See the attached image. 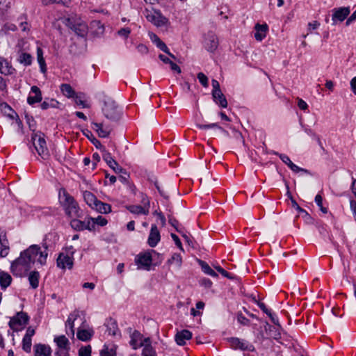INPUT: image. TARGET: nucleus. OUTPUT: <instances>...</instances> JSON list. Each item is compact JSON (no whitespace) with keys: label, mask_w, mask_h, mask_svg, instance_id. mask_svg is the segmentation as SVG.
<instances>
[{"label":"nucleus","mask_w":356,"mask_h":356,"mask_svg":"<svg viewBox=\"0 0 356 356\" xmlns=\"http://www.w3.org/2000/svg\"><path fill=\"white\" fill-rule=\"evenodd\" d=\"M37 58L40 67V71L44 74L47 72V67L44 58L43 57L42 49L40 47L37 49Z\"/></svg>","instance_id":"obj_37"},{"label":"nucleus","mask_w":356,"mask_h":356,"mask_svg":"<svg viewBox=\"0 0 356 356\" xmlns=\"http://www.w3.org/2000/svg\"><path fill=\"white\" fill-rule=\"evenodd\" d=\"M200 284L207 289H209L212 286V282L207 278H203L200 280Z\"/></svg>","instance_id":"obj_55"},{"label":"nucleus","mask_w":356,"mask_h":356,"mask_svg":"<svg viewBox=\"0 0 356 356\" xmlns=\"http://www.w3.org/2000/svg\"><path fill=\"white\" fill-rule=\"evenodd\" d=\"M32 339L31 338H27L24 337L22 339V349L26 352L30 353L31 350L32 346Z\"/></svg>","instance_id":"obj_43"},{"label":"nucleus","mask_w":356,"mask_h":356,"mask_svg":"<svg viewBox=\"0 0 356 356\" xmlns=\"http://www.w3.org/2000/svg\"><path fill=\"white\" fill-rule=\"evenodd\" d=\"M204 47L209 52H214L218 47L217 35L211 32H208L204 37Z\"/></svg>","instance_id":"obj_12"},{"label":"nucleus","mask_w":356,"mask_h":356,"mask_svg":"<svg viewBox=\"0 0 356 356\" xmlns=\"http://www.w3.org/2000/svg\"><path fill=\"white\" fill-rule=\"evenodd\" d=\"M70 0H42V3L44 6H47L51 3H58L68 6Z\"/></svg>","instance_id":"obj_44"},{"label":"nucleus","mask_w":356,"mask_h":356,"mask_svg":"<svg viewBox=\"0 0 356 356\" xmlns=\"http://www.w3.org/2000/svg\"><path fill=\"white\" fill-rule=\"evenodd\" d=\"M83 314L82 312L79 310H74L70 314L67 320L65 323L66 333L67 335L74 336V322Z\"/></svg>","instance_id":"obj_13"},{"label":"nucleus","mask_w":356,"mask_h":356,"mask_svg":"<svg viewBox=\"0 0 356 356\" xmlns=\"http://www.w3.org/2000/svg\"><path fill=\"white\" fill-rule=\"evenodd\" d=\"M40 274L38 271L33 270L30 272L28 280L32 289H35L39 286Z\"/></svg>","instance_id":"obj_30"},{"label":"nucleus","mask_w":356,"mask_h":356,"mask_svg":"<svg viewBox=\"0 0 356 356\" xmlns=\"http://www.w3.org/2000/svg\"><path fill=\"white\" fill-rule=\"evenodd\" d=\"M298 106L301 110H306L308 107L307 104L301 99L298 100Z\"/></svg>","instance_id":"obj_63"},{"label":"nucleus","mask_w":356,"mask_h":356,"mask_svg":"<svg viewBox=\"0 0 356 356\" xmlns=\"http://www.w3.org/2000/svg\"><path fill=\"white\" fill-rule=\"evenodd\" d=\"M34 334H35V330L32 327H29L27 328L26 334L24 337L31 339Z\"/></svg>","instance_id":"obj_60"},{"label":"nucleus","mask_w":356,"mask_h":356,"mask_svg":"<svg viewBox=\"0 0 356 356\" xmlns=\"http://www.w3.org/2000/svg\"><path fill=\"white\" fill-rule=\"evenodd\" d=\"M73 98H74V101L76 104L81 105L83 108L89 107V105L86 104V102L81 98V97H79L76 95Z\"/></svg>","instance_id":"obj_53"},{"label":"nucleus","mask_w":356,"mask_h":356,"mask_svg":"<svg viewBox=\"0 0 356 356\" xmlns=\"http://www.w3.org/2000/svg\"><path fill=\"white\" fill-rule=\"evenodd\" d=\"M93 129L97 132L98 136L101 138H106L109 136L112 129L106 126L104 127L102 123L93 122Z\"/></svg>","instance_id":"obj_23"},{"label":"nucleus","mask_w":356,"mask_h":356,"mask_svg":"<svg viewBox=\"0 0 356 356\" xmlns=\"http://www.w3.org/2000/svg\"><path fill=\"white\" fill-rule=\"evenodd\" d=\"M130 345L134 349H137L143 346V336L137 330H134L130 335Z\"/></svg>","instance_id":"obj_20"},{"label":"nucleus","mask_w":356,"mask_h":356,"mask_svg":"<svg viewBox=\"0 0 356 356\" xmlns=\"http://www.w3.org/2000/svg\"><path fill=\"white\" fill-rule=\"evenodd\" d=\"M322 202H323V198H322L321 195H319V194L316 195V197H315V202L316 203V204L319 207L320 210L323 213H327V208L323 207Z\"/></svg>","instance_id":"obj_47"},{"label":"nucleus","mask_w":356,"mask_h":356,"mask_svg":"<svg viewBox=\"0 0 356 356\" xmlns=\"http://www.w3.org/2000/svg\"><path fill=\"white\" fill-rule=\"evenodd\" d=\"M350 86L353 92L356 95V76L352 79L350 81Z\"/></svg>","instance_id":"obj_64"},{"label":"nucleus","mask_w":356,"mask_h":356,"mask_svg":"<svg viewBox=\"0 0 356 356\" xmlns=\"http://www.w3.org/2000/svg\"><path fill=\"white\" fill-rule=\"evenodd\" d=\"M70 225L74 230L83 231V230H94V222L89 218H86L84 220H80L76 218L72 219L70 222Z\"/></svg>","instance_id":"obj_9"},{"label":"nucleus","mask_w":356,"mask_h":356,"mask_svg":"<svg viewBox=\"0 0 356 356\" xmlns=\"http://www.w3.org/2000/svg\"><path fill=\"white\" fill-rule=\"evenodd\" d=\"M48 253L41 251L38 245H31L20 253V255L11 264L12 273L17 277H24L35 262L43 266L47 262Z\"/></svg>","instance_id":"obj_1"},{"label":"nucleus","mask_w":356,"mask_h":356,"mask_svg":"<svg viewBox=\"0 0 356 356\" xmlns=\"http://www.w3.org/2000/svg\"><path fill=\"white\" fill-rule=\"evenodd\" d=\"M168 263L173 264L177 268H180L182 264V258L179 254L174 253L171 258L168 259Z\"/></svg>","instance_id":"obj_39"},{"label":"nucleus","mask_w":356,"mask_h":356,"mask_svg":"<svg viewBox=\"0 0 356 356\" xmlns=\"http://www.w3.org/2000/svg\"><path fill=\"white\" fill-rule=\"evenodd\" d=\"M137 49L141 54H147L148 52L147 47L145 45L143 44H138L137 46Z\"/></svg>","instance_id":"obj_62"},{"label":"nucleus","mask_w":356,"mask_h":356,"mask_svg":"<svg viewBox=\"0 0 356 356\" xmlns=\"http://www.w3.org/2000/svg\"><path fill=\"white\" fill-rule=\"evenodd\" d=\"M60 103L56 99H45L40 105L41 108L43 110L48 109L49 108H58Z\"/></svg>","instance_id":"obj_38"},{"label":"nucleus","mask_w":356,"mask_h":356,"mask_svg":"<svg viewBox=\"0 0 356 356\" xmlns=\"http://www.w3.org/2000/svg\"><path fill=\"white\" fill-rule=\"evenodd\" d=\"M254 38L256 40L261 41L266 36V33L268 30V26L266 24H257L254 26Z\"/></svg>","instance_id":"obj_21"},{"label":"nucleus","mask_w":356,"mask_h":356,"mask_svg":"<svg viewBox=\"0 0 356 356\" xmlns=\"http://www.w3.org/2000/svg\"><path fill=\"white\" fill-rule=\"evenodd\" d=\"M12 282V277L10 275L6 272H0V286L1 289H6Z\"/></svg>","instance_id":"obj_31"},{"label":"nucleus","mask_w":356,"mask_h":356,"mask_svg":"<svg viewBox=\"0 0 356 356\" xmlns=\"http://www.w3.org/2000/svg\"><path fill=\"white\" fill-rule=\"evenodd\" d=\"M131 33L129 28H122L118 31V35L120 37L127 38Z\"/></svg>","instance_id":"obj_51"},{"label":"nucleus","mask_w":356,"mask_h":356,"mask_svg":"<svg viewBox=\"0 0 356 356\" xmlns=\"http://www.w3.org/2000/svg\"><path fill=\"white\" fill-rule=\"evenodd\" d=\"M143 202L144 203L143 207L140 205H130L127 207V209L132 213L147 215L149 213V202L146 196L143 197Z\"/></svg>","instance_id":"obj_15"},{"label":"nucleus","mask_w":356,"mask_h":356,"mask_svg":"<svg viewBox=\"0 0 356 356\" xmlns=\"http://www.w3.org/2000/svg\"><path fill=\"white\" fill-rule=\"evenodd\" d=\"M65 24L79 36L84 37L88 33V26L84 22H76L73 19L67 18Z\"/></svg>","instance_id":"obj_6"},{"label":"nucleus","mask_w":356,"mask_h":356,"mask_svg":"<svg viewBox=\"0 0 356 356\" xmlns=\"http://www.w3.org/2000/svg\"><path fill=\"white\" fill-rule=\"evenodd\" d=\"M197 79L200 81V83L204 86L207 87L208 86V78L207 76L202 72H199L197 74Z\"/></svg>","instance_id":"obj_48"},{"label":"nucleus","mask_w":356,"mask_h":356,"mask_svg":"<svg viewBox=\"0 0 356 356\" xmlns=\"http://www.w3.org/2000/svg\"><path fill=\"white\" fill-rule=\"evenodd\" d=\"M0 246H1L0 256L1 257H6L8 254L9 248L7 246L3 245L2 244Z\"/></svg>","instance_id":"obj_57"},{"label":"nucleus","mask_w":356,"mask_h":356,"mask_svg":"<svg viewBox=\"0 0 356 356\" xmlns=\"http://www.w3.org/2000/svg\"><path fill=\"white\" fill-rule=\"evenodd\" d=\"M102 112L107 119L113 122H117L121 117L120 109L112 100H108L104 102L102 108Z\"/></svg>","instance_id":"obj_4"},{"label":"nucleus","mask_w":356,"mask_h":356,"mask_svg":"<svg viewBox=\"0 0 356 356\" xmlns=\"http://www.w3.org/2000/svg\"><path fill=\"white\" fill-rule=\"evenodd\" d=\"M54 341L58 347L56 350H66L69 352L70 343L68 339L65 335H60L55 337Z\"/></svg>","instance_id":"obj_27"},{"label":"nucleus","mask_w":356,"mask_h":356,"mask_svg":"<svg viewBox=\"0 0 356 356\" xmlns=\"http://www.w3.org/2000/svg\"><path fill=\"white\" fill-rule=\"evenodd\" d=\"M60 88L63 95L68 98H73L76 95L75 91L70 84L63 83Z\"/></svg>","instance_id":"obj_34"},{"label":"nucleus","mask_w":356,"mask_h":356,"mask_svg":"<svg viewBox=\"0 0 356 356\" xmlns=\"http://www.w3.org/2000/svg\"><path fill=\"white\" fill-rule=\"evenodd\" d=\"M168 218H169V219H168V222H169V223H170L172 227H175V230H176L177 232H179V233H181V230L179 228V222H178V221H177L175 218H172V217H171V216H169V217H168Z\"/></svg>","instance_id":"obj_50"},{"label":"nucleus","mask_w":356,"mask_h":356,"mask_svg":"<svg viewBox=\"0 0 356 356\" xmlns=\"http://www.w3.org/2000/svg\"><path fill=\"white\" fill-rule=\"evenodd\" d=\"M101 356H115V351L113 348L104 347L100 353Z\"/></svg>","instance_id":"obj_49"},{"label":"nucleus","mask_w":356,"mask_h":356,"mask_svg":"<svg viewBox=\"0 0 356 356\" xmlns=\"http://www.w3.org/2000/svg\"><path fill=\"white\" fill-rule=\"evenodd\" d=\"M199 265L200 266L202 270L207 275H210L213 277H218V274L216 273L209 265L204 261L198 259L197 261Z\"/></svg>","instance_id":"obj_32"},{"label":"nucleus","mask_w":356,"mask_h":356,"mask_svg":"<svg viewBox=\"0 0 356 356\" xmlns=\"http://www.w3.org/2000/svg\"><path fill=\"white\" fill-rule=\"evenodd\" d=\"M15 72V68L5 58L0 57V72L4 75H11Z\"/></svg>","instance_id":"obj_25"},{"label":"nucleus","mask_w":356,"mask_h":356,"mask_svg":"<svg viewBox=\"0 0 356 356\" xmlns=\"http://www.w3.org/2000/svg\"><path fill=\"white\" fill-rule=\"evenodd\" d=\"M103 159L108 166L115 171V172L119 173L123 171V168L113 159L110 153L105 152L103 155Z\"/></svg>","instance_id":"obj_22"},{"label":"nucleus","mask_w":356,"mask_h":356,"mask_svg":"<svg viewBox=\"0 0 356 356\" xmlns=\"http://www.w3.org/2000/svg\"><path fill=\"white\" fill-rule=\"evenodd\" d=\"M31 140L38 154L43 159H47L49 156V152L47 147L44 134L41 131L34 132L31 136Z\"/></svg>","instance_id":"obj_3"},{"label":"nucleus","mask_w":356,"mask_h":356,"mask_svg":"<svg viewBox=\"0 0 356 356\" xmlns=\"http://www.w3.org/2000/svg\"><path fill=\"white\" fill-rule=\"evenodd\" d=\"M17 60L24 66H29L32 63V56L28 53L22 52L19 54Z\"/></svg>","instance_id":"obj_36"},{"label":"nucleus","mask_w":356,"mask_h":356,"mask_svg":"<svg viewBox=\"0 0 356 356\" xmlns=\"http://www.w3.org/2000/svg\"><path fill=\"white\" fill-rule=\"evenodd\" d=\"M143 356H156V351L149 344H145L142 352Z\"/></svg>","instance_id":"obj_40"},{"label":"nucleus","mask_w":356,"mask_h":356,"mask_svg":"<svg viewBox=\"0 0 356 356\" xmlns=\"http://www.w3.org/2000/svg\"><path fill=\"white\" fill-rule=\"evenodd\" d=\"M31 92L34 94V96L29 95L27 98V102L29 104L32 105L35 103H38L42 101V93L40 89L36 86H33L31 88Z\"/></svg>","instance_id":"obj_24"},{"label":"nucleus","mask_w":356,"mask_h":356,"mask_svg":"<svg viewBox=\"0 0 356 356\" xmlns=\"http://www.w3.org/2000/svg\"><path fill=\"white\" fill-rule=\"evenodd\" d=\"M92 209H95L101 213H108L111 211V207L107 203L98 200Z\"/></svg>","instance_id":"obj_33"},{"label":"nucleus","mask_w":356,"mask_h":356,"mask_svg":"<svg viewBox=\"0 0 356 356\" xmlns=\"http://www.w3.org/2000/svg\"><path fill=\"white\" fill-rule=\"evenodd\" d=\"M93 335V331L92 330H78L77 331V338L79 340L86 341L90 340Z\"/></svg>","instance_id":"obj_35"},{"label":"nucleus","mask_w":356,"mask_h":356,"mask_svg":"<svg viewBox=\"0 0 356 356\" xmlns=\"http://www.w3.org/2000/svg\"><path fill=\"white\" fill-rule=\"evenodd\" d=\"M34 356H51V348L45 344L38 343L33 347Z\"/></svg>","instance_id":"obj_19"},{"label":"nucleus","mask_w":356,"mask_h":356,"mask_svg":"<svg viewBox=\"0 0 356 356\" xmlns=\"http://www.w3.org/2000/svg\"><path fill=\"white\" fill-rule=\"evenodd\" d=\"M54 356H70V355L66 350H56Z\"/></svg>","instance_id":"obj_61"},{"label":"nucleus","mask_w":356,"mask_h":356,"mask_svg":"<svg viewBox=\"0 0 356 356\" xmlns=\"http://www.w3.org/2000/svg\"><path fill=\"white\" fill-rule=\"evenodd\" d=\"M79 356H91V346H82L79 350Z\"/></svg>","instance_id":"obj_46"},{"label":"nucleus","mask_w":356,"mask_h":356,"mask_svg":"<svg viewBox=\"0 0 356 356\" xmlns=\"http://www.w3.org/2000/svg\"><path fill=\"white\" fill-rule=\"evenodd\" d=\"M197 127L200 129H217L219 130H223V129L220 127L217 123H211V124H197Z\"/></svg>","instance_id":"obj_45"},{"label":"nucleus","mask_w":356,"mask_h":356,"mask_svg":"<svg viewBox=\"0 0 356 356\" xmlns=\"http://www.w3.org/2000/svg\"><path fill=\"white\" fill-rule=\"evenodd\" d=\"M56 264L57 266L61 269H65L66 268L70 269L73 266V259L62 252L59 254Z\"/></svg>","instance_id":"obj_17"},{"label":"nucleus","mask_w":356,"mask_h":356,"mask_svg":"<svg viewBox=\"0 0 356 356\" xmlns=\"http://www.w3.org/2000/svg\"><path fill=\"white\" fill-rule=\"evenodd\" d=\"M170 236H171V238H172V240L174 241L175 243L176 244V245L179 248V249L180 250H181L182 252H184V250L182 247L181 243L179 237L175 234H173V233H172L170 234Z\"/></svg>","instance_id":"obj_52"},{"label":"nucleus","mask_w":356,"mask_h":356,"mask_svg":"<svg viewBox=\"0 0 356 356\" xmlns=\"http://www.w3.org/2000/svg\"><path fill=\"white\" fill-rule=\"evenodd\" d=\"M29 321L28 315L23 312L17 313L16 316L13 317L9 321V325L13 330H18L19 327L26 325Z\"/></svg>","instance_id":"obj_8"},{"label":"nucleus","mask_w":356,"mask_h":356,"mask_svg":"<svg viewBox=\"0 0 356 356\" xmlns=\"http://www.w3.org/2000/svg\"><path fill=\"white\" fill-rule=\"evenodd\" d=\"M192 333L188 330H183L178 332L175 337L176 343L179 346H184L186 344V341L191 339Z\"/></svg>","instance_id":"obj_18"},{"label":"nucleus","mask_w":356,"mask_h":356,"mask_svg":"<svg viewBox=\"0 0 356 356\" xmlns=\"http://www.w3.org/2000/svg\"><path fill=\"white\" fill-rule=\"evenodd\" d=\"M83 199L86 203L92 209L95 207L98 200L96 196L90 191H86L83 193Z\"/></svg>","instance_id":"obj_29"},{"label":"nucleus","mask_w":356,"mask_h":356,"mask_svg":"<svg viewBox=\"0 0 356 356\" xmlns=\"http://www.w3.org/2000/svg\"><path fill=\"white\" fill-rule=\"evenodd\" d=\"M135 263L138 269L149 270L152 263V255L149 252L139 254L135 257Z\"/></svg>","instance_id":"obj_10"},{"label":"nucleus","mask_w":356,"mask_h":356,"mask_svg":"<svg viewBox=\"0 0 356 356\" xmlns=\"http://www.w3.org/2000/svg\"><path fill=\"white\" fill-rule=\"evenodd\" d=\"M349 7H341L332 10V25H336L338 22H342L350 14Z\"/></svg>","instance_id":"obj_11"},{"label":"nucleus","mask_w":356,"mask_h":356,"mask_svg":"<svg viewBox=\"0 0 356 356\" xmlns=\"http://www.w3.org/2000/svg\"><path fill=\"white\" fill-rule=\"evenodd\" d=\"M213 101L222 108L227 107V101L221 90L212 91Z\"/></svg>","instance_id":"obj_26"},{"label":"nucleus","mask_w":356,"mask_h":356,"mask_svg":"<svg viewBox=\"0 0 356 356\" xmlns=\"http://www.w3.org/2000/svg\"><path fill=\"white\" fill-rule=\"evenodd\" d=\"M58 199L60 205L68 217L77 218L80 216V208L78 203L64 188L59 190Z\"/></svg>","instance_id":"obj_2"},{"label":"nucleus","mask_w":356,"mask_h":356,"mask_svg":"<svg viewBox=\"0 0 356 356\" xmlns=\"http://www.w3.org/2000/svg\"><path fill=\"white\" fill-rule=\"evenodd\" d=\"M257 305L265 314L268 316H271L272 312L266 307L264 303L257 302Z\"/></svg>","instance_id":"obj_56"},{"label":"nucleus","mask_w":356,"mask_h":356,"mask_svg":"<svg viewBox=\"0 0 356 356\" xmlns=\"http://www.w3.org/2000/svg\"><path fill=\"white\" fill-rule=\"evenodd\" d=\"M356 20V10L353 12V13L348 18L346 22V25L349 26L353 22Z\"/></svg>","instance_id":"obj_59"},{"label":"nucleus","mask_w":356,"mask_h":356,"mask_svg":"<svg viewBox=\"0 0 356 356\" xmlns=\"http://www.w3.org/2000/svg\"><path fill=\"white\" fill-rule=\"evenodd\" d=\"M161 240L160 232L156 225H152L150 232L147 239L148 245L154 248Z\"/></svg>","instance_id":"obj_16"},{"label":"nucleus","mask_w":356,"mask_h":356,"mask_svg":"<svg viewBox=\"0 0 356 356\" xmlns=\"http://www.w3.org/2000/svg\"><path fill=\"white\" fill-rule=\"evenodd\" d=\"M228 341L230 343L231 348L234 350L238 349L243 351H253L254 350L253 345L245 339H241L237 337H231L228 339Z\"/></svg>","instance_id":"obj_7"},{"label":"nucleus","mask_w":356,"mask_h":356,"mask_svg":"<svg viewBox=\"0 0 356 356\" xmlns=\"http://www.w3.org/2000/svg\"><path fill=\"white\" fill-rule=\"evenodd\" d=\"M106 332L110 335L116 336L120 334V330L115 321L113 319L108 320L106 323Z\"/></svg>","instance_id":"obj_28"},{"label":"nucleus","mask_w":356,"mask_h":356,"mask_svg":"<svg viewBox=\"0 0 356 356\" xmlns=\"http://www.w3.org/2000/svg\"><path fill=\"white\" fill-rule=\"evenodd\" d=\"M275 155L279 156L280 159L282 160L283 163H284L293 172L298 173V172H304L305 174L310 175V172L309 170L305 168H302L296 164H294L290 159V158L284 154H279L278 152H274L273 153Z\"/></svg>","instance_id":"obj_14"},{"label":"nucleus","mask_w":356,"mask_h":356,"mask_svg":"<svg viewBox=\"0 0 356 356\" xmlns=\"http://www.w3.org/2000/svg\"><path fill=\"white\" fill-rule=\"evenodd\" d=\"M145 17L149 22L158 27L166 26L168 23V19L159 10H146Z\"/></svg>","instance_id":"obj_5"},{"label":"nucleus","mask_w":356,"mask_h":356,"mask_svg":"<svg viewBox=\"0 0 356 356\" xmlns=\"http://www.w3.org/2000/svg\"><path fill=\"white\" fill-rule=\"evenodd\" d=\"M1 110L4 111L9 117L14 118V115H17L16 113L12 108L6 103L1 104Z\"/></svg>","instance_id":"obj_42"},{"label":"nucleus","mask_w":356,"mask_h":356,"mask_svg":"<svg viewBox=\"0 0 356 356\" xmlns=\"http://www.w3.org/2000/svg\"><path fill=\"white\" fill-rule=\"evenodd\" d=\"M89 220H91L92 222H94V230L95 229L96 225H98L100 226H104L108 222L106 218H103L102 216H99L97 218H89Z\"/></svg>","instance_id":"obj_41"},{"label":"nucleus","mask_w":356,"mask_h":356,"mask_svg":"<svg viewBox=\"0 0 356 356\" xmlns=\"http://www.w3.org/2000/svg\"><path fill=\"white\" fill-rule=\"evenodd\" d=\"M237 318H238V321L242 325H246L249 324V322H250L249 319H248L246 317H245L242 314L238 315Z\"/></svg>","instance_id":"obj_58"},{"label":"nucleus","mask_w":356,"mask_h":356,"mask_svg":"<svg viewBox=\"0 0 356 356\" xmlns=\"http://www.w3.org/2000/svg\"><path fill=\"white\" fill-rule=\"evenodd\" d=\"M120 173V175L119 176L120 180L124 184L127 183L128 181V178L129 177V175L127 174V172H126V170L124 169H123V171Z\"/></svg>","instance_id":"obj_54"}]
</instances>
